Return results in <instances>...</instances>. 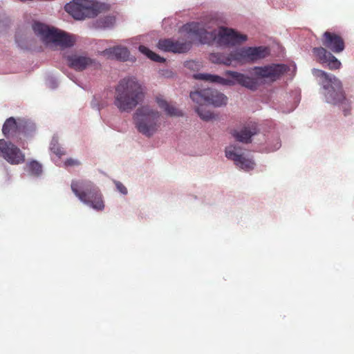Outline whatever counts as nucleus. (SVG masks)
Here are the masks:
<instances>
[{
	"mask_svg": "<svg viewBox=\"0 0 354 354\" xmlns=\"http://www.w3.org/2000/svg\"><path fill=\"white\" fill-rule=\"evenodd\" d=\"M185 32L198 37L201 44H210L216 40L220 46H233L247 40L245 35L240 34L233 29L222 28L217 34L216 30L207 31L203 24L190 22L183 26Z\"/></svg>",
	"mask_w": 354,
	"mask_h": 354,
	"instance_id": "1",
	"label": "nucleus"
},
{
	"mask_svg": "<svg viewBox=\"0 0 354 354\" xmlns=\"http://www.w3.org/2000/svg\"><path fill=\"white\" fill-rule=\"evenodd\" d=\"M145 91L142 84L133 77L120 80L115 87L114 105L120 112H130L142 102Z\"/></svg>",
	"mask_w": 354,
	"mask_h": 354,
	"instance_id": "2",
	"label": "nucleus"
},
{
	"mask_svg": "<svg viewBox=\"0 0 354 354\" xmlns=\"http://www.w3.org/2000/svg\"><path fill=\"white\" fill-rule=\"evenodd\" d=\"M313 74L320 79L321 84L326 91V101L333 104H341L344 115L350 113L351 102L345 97L342 82L334 75L319 69H313Z\"/></svg>",
	"mask_w": 354,
	"mask_h": 354,
	"instance_id": "3",
	"label": "nucleus"
},
{
	"mask_svg": "<svg viewBox=\"0 0 354 354\" xmlns=\"http://www.w3.org/2000/svg\"><path fill=\"white\" fill-rule=\"evenodd\" d=\"M269 51L266 47H247L241 48L231 52L230 54L211 53L209 59L212 63L230 66L232 61L241 63L254 62L266 57Z\"/></svg>",
	"mask_w": 354,
	"mask_h": 354,
	"instance_id": "4",
	"label": "nucleus"
},
{
	"mask_svg": "<svg viewBox=\"0 0 354 354\" xmlns=\"http://www.w3.org/2000/svg\"><path fill=\"white\" fill-rule=\"evenodd\" d=\"M71 187L74 194L84 203L98 211L104 208L102 194L93 183L86 180H73Z\"/></svg>",
	"mask_w": 354,
	"mask_h": 354,
	"instance_id": "5",
	"label": "nucleus"
},
{
	"mask_svg": "<svg viewBox=\"0 0 354 354\" xmlns=\"http://www.w3.org/2000/svg\"><path fill=\"white\" fill-rule=\"evenodd\" d=\"M159 118L158 111L147 106L137 109L134 115L135 124L138 131L147 137L157 131L160 126Z\"/></svg>",
	"mask_w": 354,
	"mask_h": 354,
	"instance_id": "6",
	"label": "nucleus"
},
{
	"mask_svg": "<svg viewBox=\"0 0 354 354\" xmlns=\"http://www.w3.org/2000/svg\"><path fill=\"white\" fill-rule=\"evenodd\" d=\"M35 33L45 43H54L61 47H71L75 44V39L71 35L48 26L35 22L32 25Z\"/></svg>",
	"mask_w": 354,
	"mask_h": 354,
	"instance_id": "7",
	"label": "nucleus"
},
{
	"mask_svg": "<svg viewBox=\"0 0 354 354\" xmlns=\"http://www.w3.org/2000/svg\"><path fill=\"white\" fill-rule=\"evenodd\" d=\"M101 7L99 3L93 0H73L67 3L64 8L74 19L82 20L96 17Z\"/></svg>",
	"mask_w": 354,
	"mask_h": 354,
	"instance_id": "8",
	"label": "nucleus"
},
{
	"mask_svg": "<svg viewBox=\"0 0 354 354\" xmlns=\"http://www.w3.org/2000/svg\"><path fill=\"white\" fill-rule=\"evenodd\" d=\"M190 97L200 105L212 104L218 107L227 102V97L224 94L211 88L191 92Z\"/></svg>",
	"mask_w": 354,
	"mask_h": 354,
	"instance_id": "9",
	"label": "nucleus"
},
{
	"mask_svg": "<svg viewBox=\"0 0 354 354\" xmlns=\"http://www.w3.org/2000/svg\"><path fill=\"white\" fill-rule=\"evenodd\" d=\"M0 157L9 164L17 165L26 160L25 153L11 141L0 139Z\"/></svg>",
	"mask_w": 354,
	"mask_h": 354,
	"instance_id": "10",
	"label": "nucleus"
},
{
	"mask_svg": "<svg viewBox=\"0 0 354 354\" xmlns=\"http://www.w3.org/2000/svg\"><path fill=\"white\" fill-rule=\"evenodd\" d=\"M27 122L23 119L17 120L13 117L8 118L2 127V133L8 139L18 138L21 134H25L27 129Z\"/></svg>",
	"mask_w": 354,
	"mask_h": 354,
	"instance_id": "11",
	"label": "nucleus"
},
{
	"mask_svg": "<svg viewBox=\"0 0 354 354\" xmlns=\"http://www.w3.org/2000/svg\"><path fill=\"white\" fill-rule=\"evenodd\" d=\"M225 156L242 169L250 171L254 169V161L243 156L240 147L233 145L226 147Z\"/></svg>",
	"mask_w": 354,
	"mask_h": 354,
	"instance_id": "12",
	"label": "nucleus"
},
{
	"mask_svg": "<svg viewBox=\"0 0 354 354\" xmlns=\"http://www.w3.org/2000/svg\"><path fill=\"white\" fill-rule=\"evenodd\" d=\"M288 70L285 64H271L263 67H254V75L260 78H267L274 82L279 79Z\"/></svg>",
	"mask_w": 354,
	"mask_h": 354,
	"instance_id": "13",
	"label": "nucleus"
},
{
	"mask_svg": "<svg viewBox=\"0 0 354 354\" xmlns=\"http://www.w3.org/2000/svg\"><path fill=\"white\" fill-rule=\"evenodd\" d=\"M322 44L326 50L328 49L334 53H340L345 48L344 39L339 34L326 31L321 38Z\"/></svg>",
	"mask_w": 354,
	"mask_h": 354,
	"instance_id": "14",
	"label": "nucleus"
},
{
	"mask_svg": "<svg viewBox=\"0 0 354 354\" xmlns=\"http://www.w3.org/2000/svg\"><path fill=\"white\" fill-rule=\"evenodd\" d=\"M191 46L190 42H180L171 39H160L158 43V48L161 50L174 53L187 52L191 48Z\"/></svg>",
	"mask_w": 354,
	"mask_h": 354,
	"instance_id": "15",
	"label": "nucleus"
},
{
	"mask_svg": "<svg viewBox=\"0 0 354 354\" xmlns=\"http://www.w3.org/2000/svg\"><path fill=\"white\" fill-rule=\"evenodd\" d=\"M313 53L320 63H326L329 69L336 70L341 66V62L329 51L323 47H315Z\"/></svg>",
	"mask_w": 354,
	"mask_h": 354,
	"instance_id": "16",
	"label": "nucleus"
},
{
	"mask_svg": "<svg viewBox=\"0 0 354 354\" xmlns=\"http://www.w3.org/2000/svg\"><path fill=\"white\" fill-rule=\"evenodd\" d=\"M65 58L70 68L79 71L85 70L93 63V60L91 58L77 53L66 55Z\"/></svg>",
	"mask_w": 354,
	"mask_h": 354,
	"instance_id": "17",
	"label": "nucleus"
},
{
	"mask_svg": "<svg viewBox=\"0 0 354 354\" xmlns=\"http://www.w3.org/2000/svg\"><path fill=\"white\" fill-rule=\"evenodd\" d=\"M257 133V123L250 122L245 124L240 131L234 130L232 135L236 140L244 143H249L251 142V138Z\"/></svg>",
	"mask_w": 354,
	"mask_h": 354,
	"instance_id": "18",
	"label": "nucleus"
},
{
	"mask_svg": "<svg viewBox=\"0 0 354 354\" xmlns=\"http://www.w3.org/2000/svg\"><path fill=\"white\" fill-rule=\"evenodd\" d=\"M225 75L230 77V80L234 81V84L238 83L240 85L252 91H255L257 89V81L252 77L245 75L244 74L240 73L239 72L231 71H227L225 72Z\"/></svg>",
	"mask_w": 354,
	"mask_h": 354,
	"instance_id": "19",
	"label": "nucleus"
},
{
	"mask_svg": "<svg viewBox=\"0 0 354 354\" xmlns=\"http://www.w3.org/2000/svg\"><path fill=\"white\" fill-rule=\"evenodd\" d=\"M194 78L198 80H202L207 82H209L212 83H215L224 86H233L234 85V81L230 80V79H227L217 75H211L207 73H198L194 75Z\"/></svg>",
	"mask_w": 354,
	"mask_h": 354,
	"instance_id": "20",
	"label": "nucleus"
},
{
	"mask_svg": "<svg viewBox=\"0 0 354 354\" xmlns=\"http://www.w3.org/2000/svg\"><path fill=\"white\" fill-rule=\"evenodd\" d=\"M113 58L120 61H126L129 56V51L126 47L117 46L104 51Z\"/></svg>",
	"mask_w": 354,
	"mask_h": 354,
	"instance_id": "21",
	"label": "nucleus"
},
{
	"mask_svg": "<svg viewBox=\"0 0 354 354\" xmlns=\"http://www.w3.org/2000/svg\"><path fill=\"white\" fill-rule=\"evenodd\" d=\"M157 103L159 107L162 109L168 115L171 116L182 115L180 111H179L174 106L169 104L165 100L158 98Z\"/></svg>",
	"mask_w": 354,
	"mask_h": 354,
	"instance_id": "22",
	"label": "nucleus"
},
{
	"mask_svg": "<svg viewBox=\"0 0 354 354\" xmlns=\"http://www.w3.org/2000/svg\"><path fill=\"white\" fill-rule=\"evenodd\" d=\"M139 50L142 54L145 55L148 58L150 59L159 63H163L165 62V59L160 57L158 54L153 53L150 49H149L147 47L140 45L139 46Z\"/></svg>",
	"mask_w": 354,
	"mask_h": 354,
	"instance_id": "23",
	"label": "nucleus"
},
{
	"mask_svg": "<svg viewBox=\"0 0 354 354\" xmlns=\"http://www.w3.org/2000/svg\"><path fill=\"white\" fill-rule=\"evenodd\" d=\"M26 169L32 176H39L42 173V165L36 160H32L27 163Z\"/></svg>",
	"mask_w": 354,
	"mask_h": 354,
	"instance_id": "24",
	"label": "nucleus"
},
{
	"mask_svg": "<svg viewBox=\"0 0 354 354\" xmlns=\"http://www.w3.org/2000/svg\"><path fill=\"white\" fill-rule=\"evenodd\" d=\"M196 108V111L199 117L204 121H210L213 120L215 116L209 110H207L203 105H200Z\"/></svg>",
	"mask_w": 354,
	"mask_h": 354,
	"instance_id": "25",
	"label": "nucleus"
},
{
	"mask_svg": "<svg viewBox=\"0 0 354 354\" xmlns=\"http://www.w3.org/2000/svg\"><path fill=\"white\" fill-rule=\"evenodd\" d=\"M50 150L59 157L65 153L64 149L57 143H51Z\"/></svg>",
	"mask_w": 354,
	"mask_h": 354,
	"instance_id": "26",
	"label": "nucleus"
},
{
	"mask_svg": "<svg viewBox=\"0 0 354 354\" xmlns=\"http://www.w3.org/2000/svg\"><path fill=\"white\" fill-rule=\"evenodd\" d=\"M81 163L77 159H73L72 158H68L64 162L65 167H73V166H78Z\"/></svg>",
	"mask_w": 354,
	"mask_h": 354,
	"instance_id": "27",
	"label": "nucleus"
},
{
	"mask_svg": "<svg viewBox=\"0 0 354 354\" xmlns=\"http://www.w3.org/2000/svg\"><path fill=\"white\" fill-rule=\"evenodd\" d=\"M115 184L118 192H120L122 194H127V189L122 183L119 181H115Z\"/></svg>",
	"mask_w": 354,
	"mask_h": 354,
	"instance_id": "28",
	"label": "nucleus"
}]
</instances>
